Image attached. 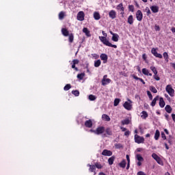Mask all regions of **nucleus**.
<instances>
[{"label": "nucleus", "mask_w": 175, "mask_h": 175, "mask_svg": "<svg viewBox=\"0 0 175 175\" xmlns=\"http://www.w3.org/2000/svg\"><path fill=\"white\" fill-rule=\"evenodd\" d=\"M116 148H122V145L121 144H115Z\"/></svg>", "instance_id": "8fccbe9b"}, {"label": "nucleus", "mask_w": 175, "mask_h": 175, "mask_svg": "<svg viewBox=\"0 0 175 175\" xmlns=\"http://www.w3.org/2000/svg\"><path fill=\"white\" fill-rule=\"evenodd\" d=\"M92 57H94L96 59L99 58V55L96 54H92Z\"/></svg>", "instance_id": "13d9d810"}, {"label": "nucleus", "mask_w": 175, "mask_h": 175, "mask_svg": "<svg viewBox=\"0 0 175 175\" xmlns=\"http://www.w3.org/2000/svg\"><path fill=\"white\" fill-rule=\"evenodd\" d=\"M129 135H131V132H129V131H127L124 133V136H129Z\"/></svg>", "instance_id": "bf43d9fd"}, {"label": "nucleus", "mask_w": 175, "mask_h": 175, "mask_svg": "<svg viewBox=\"0 0 175 175\" xmlns=\"http://www.w3.org/2000/svg\"><path fill=\"white\" fill-rule=\"evenodd\" d=\"M150 10L153 13H158V12L159 11V8H158V6L157 5H152L150 7Z\"/></svg>", "instance_id": "2eb2a0df"}, {"label": "nucleus", "mask_w": 175, "mask_h": 175, "mask_svg": "<svg viewBox=\"0 0 175 175\" xmlns=\"http://www.w3.org/2000/svg\"><path fill=\"white\" fill-rule=\"evenodd\" d=\"M141 114H142V116H141L142 118L146 119V118H147V117H148V114L147 113L146 111H144L142 112Z\"/></svg>", "instance_id": "c756f323"}, {"label": "nucleus", "mask_w": 175, "mask_h": 175, "mask_svg": "<svg viewBox=\"0 0 175 175\" xmlns=\"http://www.w3.org/2000/svg\"><path fill=\"white\" fill-rule=\"evenodd\" d=\"M72 94L75 95V96H79V95H80V92H79V90H73L72 92Z\"/></svg>", "instance_id": "58836bf2"}, {"label": "nucleus", "mask_w": 175, "mask_h": 175, "mask_svg": "<svg viewBox=\"0 0 175 175\" xmlns=\"http://www.w3.org/2000/svg\"><path fill=\"white\" fill-rule=\"evenodd\" d=\"M165 111H167V113H172V107H170V105H166L165 107Z\"/></svg>", "instance_id": "c85d7f7f"}, {"label": "nucleus", "mask_w": 175, "mask_h": 175, "mask_svg": "<svg viewBox=\"0 0 175 175\" xmlns=\"http://www.w3.org/2000/svg\"><path fill=\"white\" fill-rule=\"evenodd\" d=\"M159 136H161V133L159 132V130H156V132L154 134L155 140H158L159 139Z\"/></svg>", "instance_id": "5701e85b"}, {"label": "nucleus", "mask_w": 175, "mask_h": 175, "mask_svg": "<svg viewBox=\"0 0 175 175\" xmlns=\"http://www.w3.org/2000/svg\"><path fill=\"white\" fill-rule=\"evenodd\" d=\"M127 23H129L130 24V25H132V24H133V16L130 15L128 17Z\"/></svg>", "instance_id": "aec40b11"}, {"label": "nucleus", "mask_w": 175, "mask_h": 175, "mask_svg": "<svg viewBox=\"0 0 175 175\" xmlns=\"http://www.w3.org/2000/svg\"><path fill=\"white\" fill-rule=\"evenodd\" d=\"M145 12L147 14V16H150V14H151V11L150 10V8L148 7H146L145 8Z\"/></svg>", "instance_id": "37998d69"}, {"label": "nucleus", "mask_w": 175, "mask_h": 175, "mask_svg": "<svg viewBox=\"0 0 175 175\" xmlns=\"http://www.w3.org/2000/svg\"><path fill=\"white\" fill-rule=\"evenodd\" d=\"M150 70L153 72L154 75H158V71L154 66H150Z\"/></svg>", "instance_id": "72a5a7b5"}, {"label": "nucleus", "mask_w": 175, "mask_h": 175, "mask_svg": "<svg viewBox=\"0 0 175 175\" xmlns=\"http://www.w3.org/2000/svg\"><path fill=\"white\" fill-rule=\"evenodd\" d=\"M77 18L79 21H84V12L83 11H80L79 12H78Z\"/></svg>", "instance_id": "9d476101"}, {"label": "nucleus", "mask_w": 175, "mask_h": 175, "mask_svg": "<svg viewBox=\"0 0 175 175\" xmlns=\"http://www.w3.org/2000/svg\"><path fill=\"white\" fill-rule=\"evenodd\" d=\"M102 154H111V151L107 150H104L103 151Z\"/></svg>", "instance_id": "3c124183"}, {"label": "nucleus", "mask_w": 175, "mask_h": 175, "mask_svg": "<svg viewBox=\"0 0 175 175\" xmlns=\"http://www.w3.org/2000/svg\"><path fill=\"white\" fill-rule=\"evenodd\" d=\"M150 90H151L152 92H153V94H157L158 92L157 88H155V87L154 86H150Z\"/></svg>", "instance_id": "f704fd0d"}, {"label": "nucleus", "mask_w": 175, "mask_h": 175, "mask_svg": "<svg viewBox=\"0 0 175 175\" xmlns=\"http://www.w3.org/2000/svg\"><path fill=\"white\" fill-rule=\"evenodd\" d=\"M84 76H85V74L84 72H82L81 74L77 75V79H79V80H83L84 79Z\"/></svg>", "instance_id": "7c9ffc66"}, {"label": "nucleus", "mask_w": 175, "mask_h": 175, "mask_svg": "<svg viewBox=\"0 0 175 175\" xmlns=\"http://www.w3.org/2000/svg\"><path fill=\"white\" fill-rule=\"evenodd\" d=\"M123 106L126 110H132V102L130 100H129V101H126Z\"/></svg>", "instance_id": "39448f33"}, {"label": "nucleus", "mask_w": 175, "mask_h": 175, "mask_svg": "<svg viewBox=\"0 0 175 175\" xmlns=\"http://www.w3.org/2000/svg\"><path fill=\"white\" fill-rule=\"evenodd\" d=\"M62 34L64 35V36H69V31H68V29L63 28L62 29Z\"/></svg>", "instance_id": "4be33fe9"}, {"label": "nucleus", "mask_w": 175, "mask_h": 175, "mask_svg": "<svg viewBox=\"0 0 175 175\" xmlns=\"http://www.w3.org/2000/svg\"><path fill=\"white\" fill-rule=\"evenodd\" d=\"M161 137L163 139V140H166V135H165V133H161Z\"/></svg>", "instance_id": "6e6d98bb"}, {"label": "nucleus", "mask_w": 175, "mask_h": 175, "mask_svg": "<svg viewBox=\"0 0 175 175\" xmlns=\"http://www.w3.org/2000/svg\"><path fill=\"white\" fill-rule=\"evenodd\" d=\"M105 132L109 136H111L113 135V133L111 132V130H110V129H107Z\"/></svg>", "instance_id": "79ce46f5"}, {"label": "nucleus", "mask_w": 175, "mask_h": 175, "mask_svg": "<svg viewBox=\"0 0 175 175\" xmlns=\"http://www.w3.org/2000/svg\"><path fill=\"white\" fill-rule=\"evenodd\" d=\"M151 53L152 54H153V55H154V57H157V58H163L162 55L160 53H158L155 48L152 49Z\"/></svg>", "instance_id": "1a4fd4ad"}, {"label": "nucleus", "mask_w": 175, "mask_h": 175, "mask_svg": "<svg viewBox=\"0 0 175 175\" xmlns=\"http://www.w3.org/2000/svg\"><path fill=\"white\" fill-rule=\"evenodd\" d=\"M147 95L149 99H150V100H152V94H151L150 91H147Z\"/></svg>", "instance_id": "a18cd8bd"}, {"label": "nucleus", "mask_w": 175, "mask_h": 175, "mask_svg": "<svg viewBox=\"0 0 175 175\" xmlns=\"http://www.w3.org/2000/svg\"><path fill=\"white\" fill-rule=\"evenodd\" d=\"M110 83H111V79L107 78V75H104L102 80V85H107V84H110Z\"/></svg>", "instance_id": "7ed1b4c3"}, {"label": "nucleus", "mask_w": 175, "mask_h": 175, "mask_svg": "<svg viewBox=\"0 0 175 175\" xmlns=\"http://www.w3.org/2000/svg\"><path fill=\"white\" fill-rule=\"evenodd\" d=\"M164 96H165V98H167V100H170V97H169V95L165 94Z\"/></svg>", "instance_id": "0e129e2a"}, {"label": "nucleus", "mask_w": 175, "mask_h": 175, "mask_svg": "<svg viewBox=\"0 0 175 175\" xmlns=\"http://www.w3.org/2000/svg\"><path fill=\"white\" fill-rule=\"evenodd\" d=\"M120 167H122V169H125L126 167V161L123 159L119 164Z\"/></svg>", "instance_id": "4468645a"}, {"label": "nucleus", "mask_w": 175, "mask_h": 175, "mask_svg": "<svg viewBox=\"0 0 175 175\" xmlns=\"http://www.w3.org/2000/svg\"><path fill=\"white\" fill-rule=\"evenodd\" d=\"M72 69H75V70H77V71L79 70V69H78L77 68H76V64H73L72 65Z\"/></svg>", "instance_id": "052dcab7"}, {"label": "nucleus", "mask_w": 175, "mask_h": 175, "mask_svg": "<svg viewBox=\"0 0 175 175\" xmlns=\"http://www.w3.org/2000/svg\"><path fill=\"white\" fill-rule=\"evenodd\" d=\"M120 98H116L114 100V103H113V106L116 107L118 106V104L120 103Z\"/></svg>", "instance_id": "4c0bfd02"}, {"label": "nucleus", "mask_w": 175, "mask_h": 175, "mask_svg": "<svg viewBox=\"0 0 175 175\" xmlns=\"http://www.w3.org/2000/svg\"><path fill=\"white\" fill-rule=\"evenodd\" d=\"M103 132H105V127L100 126L96 129V131H94V133L95 135H102Z\"/></svg>", "instance_id": "6e6552de"}, {"label": "nucleus", "mask_w": 175, "mask_h": 175, "mask_svg": "<svg viewBox=\"0 0 175 175\" xmlns=\"http://www.w3.org/2000/svg\"><path fill=\"white\" fill-rule=\"evenodd\" d=\"M136 158L139 162H143V161H144V159H143V157H142L140 154H137Z\"/></svg>", "instance_id": "2f4dec72"}, {"label": "nucleus", "mask_w": 175, "mask_h": 175, "mask_svg": "<svg viewBox=\"0 0 175 175\" xmlns=\"http://www.w3.org/2000/svg\"><path fill=\"white\" fill-rule=\"evenodd\" d=\"M171 31H172V32H173V33H174V32H175V27H172L171 29Z\"/></svg>", "instance_id": "774afa93"}, {"label": "nucleus", "mask_w": 175, "mask_h": 175, "mask_svg": "<svg viewBox=\"0 0 175 175\" xmlns=\"http://www.w3.org/2000/svg\"><path fill=\"white\" fill-rule=\"evenodd\" d=\"M155 31H161V28L159 25H156L154 27Z\"/></svg>", "instance_id": "4d7b16f0"}, {"label": "nucleus", "mask_w": 175, "mask_h": 175, "mask_svg": "<svg viewBox=\"0 0 175 175\" xmlns=\"http://www.w3.org/2000/svg\"><path fill=\"white\" fill-rule=\"evenodd\" d=\"M139 81H141V83H142L143 84H146V82L144 81V80H143V79H139Z\"/></svg>", "instance_id": "69168bd1"}, {"label": "nucleus", "mask_w": 175, "mask_h": 175, "mask_svg": "<svg viewBox=\"0 0 175 175\" xmlns=\"http://www.w3.org/2000/svg\"><path fill=\"white\" fill-rule=\"evenodd\" d=\"M64 17H65V12L62 11L59 14V20H64Z\"/></svg>", "instance_id": "cd10ccee"}, {"label": "nucleus", "mask_w": 175, "mask_h": 175, "mask_svg": "<svg viewBox=\"0 0 175 175\" xmlns=\"http://www.w3.org/2000/svg\"><path fill=\"white\" fill-rule=\"evenodd\" d=\"M70 88H71L70 84H67L64 88V91H69V90H70Z\"/></svg>", "instance_id": "a19ab883"}, {"label": "nucleus", "mask_w": 175, "mask_h": 175, "mask_svg": "<svg viewBox=\"0 0 175 175\" xmlns=\"http://www.w3.org/2000/svg\"><path fill=\"white\" fill-rule=\"evenodd\" d=\"M69 42L70 43H72L73 42V40L75 39V37L73 36V34H70L69 35Z\"/></svg>", "instance_id": "ea45409f"}, {"label": "nucleus", "mask_w": 175, "mask_h": 175, "mask_svg": "<svg viewBox=\"0 0 175 175\" xmlns=\"http://www.w3.org/2000/svg\"><path fill=\"white\" fill-rule=\"evenodd\" d=\"M102 33L103 36H99V39L103 44H105V46H108V47H113V49H117V45L116 44H112L106 37L107 36V33H105V31H102Z\"/></svg>", "instance_id": "f257e3e1"}, {"label": "nucleus", "mask_w": 175, "mask_h": 175, "mask_svg": "<svg viewBox=\"0 0 175 175\" xmlns=\"http://www.w3.org/2000/svg\"><path fill=\"white\" fill-rule=\"evenodd\" d=\"M137 175H147L143 171H139L137 173Z\"/></svg>", "instance_id": "5fc2aeb1"}, {"label": "nucleus", "mask_w": 175, "mask_h": 175, "mask_svg": "<svg viewBox=\"0 0 175 175\" xmlns=\"http://www.w3.org/2000/svg\"><path fill=\"white\" fill-rule=\"evenodd\" d=\"M165 91L167 92V94L170 95V96H174V90L173 88H172V85H167L165 87Z\"/></svg>", "instance_id": "f03ea898"}, {"label": "nucleus", "mask_w": 175, "mask_h": 175, "mask_svg": "<svg viewBox=\"0 0 175 175\" xmlns=\"http://www.w3.org/2000/svg\"><path fill=\"white\" fill-rule=\"evenodd\" d=\"M159 99V96H156L153 100H152V103H151V106L152 107H154V106H155V105H157V100H158Z\"/></svg>", "instance_id": "dca6fc26"}, {"label": "nucleus", "mask_w": 175, "mask_h": 175, "mask_svg": "<svg viewBox=\"0 0 175 175\" xmlns=\"http://www.w3.org/2000/svg\"><path fill=\"white\" fill-rule=\"evenodd\" d=\"M83 32L85 33L86 36H91V33H90V30L87 27L83 29Z\"/></svg>", "instance_id": "412c9836"}, {"label": "nucleus", "mask_w": 175, "mask_h": 175, "mask_svg": "<svg viewBox=\"0 0 175 175\" xmlns=\"http://www.w3.org/2000/svg\"><path fill=\"white\" fill-rule=\"evenodd\" d=\"M136 18L137 21H142L143 20V12L139 10L136 12Z\"/></svg>", "instance_id": "0eeeda50"}, {"label": "nucleus", "mask_w": 175, "mask_h": 175, "mask_svg": "<svg viewBox=\"0 0 175 175\" xmlns=\"http://www.w3.org/2000/svg\"><path fill=\"white\" fill-rule=\"evenodd\" d=\"M126 158L127 159L128 163H131V159H129V156L128 154H126Z\"/></svg>", "instance_id": "680f3d73"}, {"label": "nucleus", "mask_w": 175, "mask_h": 175, "mask_svg": "<svg viewBox=\"0 0 175 175\" xmlns=\"http://www.w3.org/2000/svg\"><path fill=\"white\" fill-rule=\"evenodd\" d=\"M119 38H120V36H118V34L117 33L113 34V36H112L111 38V40H113V42H118Z\"/></svg>", "instance_id": "6ab92c4d"}, {"label": "nucleus", "mask_w": 175, "mask_h": 175, "mask_svg": "<svg viewBox=\"0 0 175 175\" xmlns=\"http://www.w3.org/2000/svg\"><path fill=\"white\" fill-rule=\"evenodd\" d=\"M149 70L147 68H143L142 69V73L143 75H145V76H148Z\"/></svg>", "instance_id": "473e14b6"}, {"label": "nucleus", "mask_w": 175, "mask_h": 175, "mask_svg": "<svg viewBox=\"0 0 175 175\" xmlns=\"http://www.w3.org/2000/svg\"><path fill=\"white\" fill-rule=\"evenodd\" d=\"M116 9L118 10H120V12H123V10H125V8H124V5L122 3H120L117 7Z\"/></svg>", "instance_id": "b1692460"}, {"label": "nucleus", "mask_w": 175, "mask_h": 175, "mask_svg": "<svg viewBox=\"0 0 175 175\" xmlns=\"http://www.w3.org/2000/svg\"><path fill=\"white\" fill-rule=\"evenodd\" d=\"M122 125H128V124H129V120L125 119V120H122Z\"/></svg>", "instance_id": "c03bdc74"}, {"label": "nucleus", "mask_w": 175, "mask_h": 175, "mask_svg": "<svg viewBox=\"0 0 175 175\" xmlns=\"http://www.w3.org/2000/svg\"><path fill=\"white\" fill-rule=\"evenodd\" d=\"M89 99H90V100H95V99H96V96H94V95H92V94H90V95L89 96Z\"/></svg>", "instance_id": "49530a36"}, {"label": "nucleus", "mask_w": 175, "mask_h": 175, "mask_svg": "<svg viewBox=\"0 0 175 175\" xmlns=\"http://www.w3.org/2000/svg\"><path fill=\"white\" fill-rule=\"evenodd\" d=\"M165 100H163V98L161 97L159 98V106L160 107L163 108L165 107Z\"/></svg>", "instance_id": "a211bd4d"}, {"label": "nucleus", "mask_w": 175, "mask_h": 175, "mask_svg": "<svg viewBox=\"0 0 175 175\" xmlns=\"http://www.w3.org/2000/svg\"><path fill=\"white\" fill-rule=\"evenodd\" d=\"M135 143H137L138 144L144 143V137H140L137 135H135Z\"/></svg>", "instance_id": "20e7f679"}, {"label": "nucleus", "mask_w": 175, "mask_h": 175, "mask_svg": "<svg viewBox=\"0 0 175 175\" xmlns=\"http://www.w3.org/2000/svg\"><path fill=\"white\" fill-rule=\"evenodd\" d=\"M109 16L112 20H114L117 17V12L114 10H112L109 12Z\"/></svg>", "instance_id": "9b49d317"}, {"label": "nucleus", "mask_w": 175, "mask_h": 175, "mask_svg": "<svg viewBox=\"0 0 175 175\" xmlns=\"http://www.w3.org/2000/svg\"><path fill=\"white\" fill-rule=\"evenodd\" d=\"M88 166H90V172H95V170H96L95 165H92L90 164H88Z\"/></svg>", "instance_id": "c9c22d12"}, {"label": "nucleus", "mask_w": 175, "mask_h": 175, "mask_svg": "<svg viewBox=\"0 0 175 175\" xmlns=\"http://www.w3.org/2000/svg\"><path fill=\"white\" fill-rule=\"evenodd\" d=\"M163 57L165 59V61H167V62L169 61V55H167V53L164 52L163 54Z\"/></svg>", "instance_id": "e433bc0d"}, {"label": "nucleus", "mask_w": 175, "mask_h": 175, "mask_svg": "<svg viewBox=\"0 0 175 175\" xmlns=\"http://www.w3.org/2000/svg\"><path fill=\"white\" fill-rule=\"evenodd\" d=\"M95 166H96V167H97V169H102V167H103L102 165H100V163H96Z\"/></svg>", "instance_id": "de8ad7c7"}, {"label": "nucleus", "mask_w": 175, "mask_h": 175, "mask_svg": "<svg viewBox=\"0 0 175 175\" xmlns=\"http://www.w3.org/2000/svg\"><path fill=\"white\" fill-rule=\"evenodd\" d=\"M102 118L104 120V121H110V117L107 114H103L102 116Z\"/></svg>", "instance_id": "bb28decb"}, {"label": "nucleus", "mask_w": 175, "mask_h": 175, "mask_svg": "<svg viewBox=\"0 0 175 175\" xmlns=\"http://www.w3.org/2000/svg\"><path fill=\"white\" fill-rule=\"evenodd\" d=\"M164 132L166 133V135H169V131H167L166 129H164Z\"/></svg>", "instance_id": "338daca9"}, {"label": "nucleus", "mask_w": 175, "mask_h": 175, "mask_svg": "<svg viewBox=\"0 0 175 175\" xmlns=\"http://www.w3.org/2000/svg\"><path fill=\"white\" fill-rule=\"evenodd\" d=\"M100 64H102V62H100V59L94 61L95 68H99V66H100Z\"/></svg>", "instance_id": "393cba45"}, {"label": "nucleus", "mask_w": 175, "mask_h": 175, "mask_svg": "<svg viewBox=\"0 0 175 175\" xmlns=\"http://www.w3.org/2000/svg\"><path fill=\"white\" fill-rule=\"evenodd\" d=\"M153 78L154 79V80H157V81H159L161 80V78L157 75H154L153 76Z\"/></svg>", "instance_id": "09e8293b"}, {"label": "nucleus", "mask_w": 175, "mask_h": 175, "mask_svg": "<svg viewBox=\"0 0 175 175\" xmlns=\"http://www.w3.org/2000/svg\"><path fill=\"white\" fill-rule=\"evenodd\" d=\"M100 58L102 59V61H103V64H106L107 62V55L102 53L100 55Z\"/></svg>", "instance_id": "f8f14e48"}, {"label": "nucleus", "mask_w": 175, "mask_h": 175, "mask_svg": "<svg viewBox=\"0 0 175 175\" xmlns=\"http://www.w3.org/2000/svg\"><path fill=\"white\" fill-rule=\"evenodd\" d=\"M152 158L155 159V161L159 163V165H163V162L161 159V157H159L157 154H152Z\"/></svg>", "instance_id": "423d86ee"}, {"label": "nucleus", "mask_w": 175, "mask_h": 175, "mask_svg": "<svg viewBox=\"0 0 175 175\" xmlns=\"http://www.w3.org/2000/svg\"><path fill=\"white\" fill-rule=\"evenodd\" d=\"M85 126H87L88 128H91L92 126V121H91V120H87L85 122Z\"/></svg>", "instance_id": "f3484780"}, {"label": "nucleus", "mask_w": 175, "mask_h": 175, "mask_svg": "<svg viewBox=\"0 0 175 175\" xmlns=\"http://www.w3.org/2000/svg\"><path fill=\"white\" fill-rule=\"evenodd\" d=\"M129 9L130 12H133L135 10V8L132 5L129 6Z\"/></svg>", "instance_id": "864d4df0"}, {"label": "nucleus", "mask_w": 175, "mask_h": 175, "mask_svg": "<svg viewBox=\"0 0 175 175\" xmlns=\"http://www.w3.org/2000/svg\"><path fill=\"white\" fill-rule=\"evenodd\" d=\"M135 152H144V150H143V148H137L135 151Z\"/></svg>", "instance_id": "603ef678"}, {"label": "nucleus", "mask_w": 175, "mask_h": 175, "mask_svg": "<svg viewBox=\"0 0 175 175\" xmlns=\"http://www.w3.org/2000/svg\"><path fill=\"white\" fill-rule=\"evenodd\" d=\"M114 159H116V157L112 156L111 157H110V158L108 159L109 165H113V162H114Z\"/></svg>", "instance_id": "a878e982"}, {"label": "nucleus", "mask_w": 175, "mask_h": 175, "mask_svg": "<svg viewBox=\"0 0 175 175\" xmlns=\"http://www.w3.org/2000/svg\"><path fill=\"white\" fill-rule=\"evenodd\" d=\"M93 16H94V20H96V21L100 20V14H99V12H94L93 14Z\"/></svg>", "instance_id": "ddd939ff"}, {"label": "nucleus", "mask_w": 175, "mask_h": 175, "mask_svg": "<svg viewBox=\"0 0 175 175\" xmlns=\"http://www.w3.org/2000/svg\"><path fill=\"white\" fill-rule=\"evenodd\" d=\"M73 64H74V65H77V64H79V61L77 59H74Z\"/></svg>", "instance_id": "e2e57ef3"}]
</instances>
